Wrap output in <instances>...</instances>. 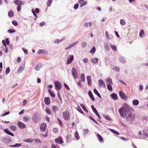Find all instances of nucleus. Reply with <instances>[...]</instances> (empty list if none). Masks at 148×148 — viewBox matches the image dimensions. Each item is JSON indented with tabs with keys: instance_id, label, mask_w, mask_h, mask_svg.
Returning <instances> with one entry per match:
<instances>
[{
	"instance_id": "nucleus-1",
	"label": "nucleus",
	"mask_w": 148,
	"mask_h": 148,
	"mask_svg": "<svg viewBox=\"0 0 148 148\" xmlns=\"http://www.w3.org/2000/svg\"><path fill=\"white\" fill-rule=\"evenodd\" d=\"M133 109L126 103L123 104V106L119 109V112L120 115L122 117H124V115L128 121L132 122L134 120L135 115L132 113L131 110Z\"/></svg>"
},
{
	"instance_id": "nucleus-2",
	"label": "nucleus",
	"mask_w": 148,
	"mask_h": 148,
	"mask_svg": "<svg viewBox=\"0 0 148 148\" xmlns=\"http://www.w3.org/2000/svg\"><path fill=\"white\" fill-rule=\"evenodd\" d=\"M138 136L141 138H146L148 137V131L146 130L140 131L139 132Z\"/></svg>"
},
{
	"instance_id": "nucleus-3",
	"label": "nucleus",
	"mask_w": 148,
	"mask_h": 148,
	"mask_svg": "<svg viewBox=\"0 0 148 148\" xmlns=\"http://www.w3.org/2000/svg\"><path fill=\"white\" fill-rule=\"evenodd\" d=\"M63 117L64 119L66 121H69L70 118L69 112L67 110L63 112L62 113Z\"/></svg>"
},
{
	"instance_id": "nucleus-4",
	"label": "nucleus",
	"mask_w": 148,
	"mask_h": 148,
	"mask_svg": "<svg viewBox=\"0 0 148 148\" xmlns=\"http://www.w3.org/2000/svg\"><path fill=\"white\" fill-rule=\"evenodd\" d=\"M55 89L57 90H59L61 88L62 85L60 82L58 81H56L55 82Z\"/></svg>"
},
{
	"instance_id": "nucleus-5",
	"label": "nucleus",
	"mask_w": 148,
	"mask_h": 148,
	"mask_svg": "<svg viewBox=\"0 0 148 148\" xmlns=\"http://www.w3.org/2000/svg\"><path fill=\"white\" fill-rule=\"evenodd\" d=\"M71 73L75 79L78 77V74L77 71L74 68H72Z\"/></svg>"
},
{
	"instance_id": "nucleus-6",
	"label": "nucleus",
	"mask_w": 148,
	"mask_h": 148,
	"mask_svg": "<svg viewBox=\"0 0 148 148\" xmlns=\"http://www.w3.org/2000/svg\"><path fill=\"white\" fill-rule=\"evenodd\" d=\"M119 95L123 99L126 100L127 99V97L125 95V94L123 93L122 92L120 91L119 92Z\"/></svg>"
},
{
	"instance_id": "nucleus-7",
	"label": "nucleus",
	"mask_w": 148,
	"mask_h": 148,
	"mask_svg": "<svg viewBox=\"0 0 148 148\" xmlns=\"http://www.w3.org/2000/svg\"><path fill=\"white\" fill-rule=\"evenodd\" d=\"M47 127V125L45 123H43L41 124L40 126V129L41 131H45Z\"/></svg>"
},
{
	"instance_id": "nucleus-8",
	"label": "nucleus",
	"mask_w": 148,
	"mask_h": 148,
	"mask_svg": "<svg viewBox=\"0 0 148 148\" xmlns=\"http://www.w3.org/2000/svg\"><path fill=\"white\" fill-rule=\"evenodd\" d=\"M40 119L38 116L36 114H35L32 118L33 121L35 123L37 122Z\"/></svg>"
},
{
	"instance_id": "nucleus-9",
	"label": "nucleus",
	"mask_w": 148,
	"mask_h": 148,
	"mask_svg": "<svg viewBox=\"0 0 148 148\" xmlns=\"http://www.w3.org/2000/svg\"><path fill=\"white\" fill-rule=\"evenodd\" d=\"M17 125L21 129L25 128L26 127L25 125L21 122H18L17 123Z\"/></svg>"
},
{
	"instance_id": "nucleus-10",
	"label": "nucleus",
	"mask_w": 148,
	"mask_h": 148,
	"mask_svg": "<svg viewBox=\"0 0 148 148\" xmlns=\"http://www.w3.org/2000/svg\"><path fill=\"white\" fill-rule=\"evenodd\" d=\"M55 140L56 142L57 143L61 144L63 143L64 142L61 136H60L58 138L55 139Z\"/></svg>"
},
{
	"instance_id": "nucleus-11",
	"label": "nucleus",
	"mask_w": 148,
	"mask_h": 148,
	"mask_svg": "<svg viewBox=\"0 0 148 148\" xmlns=\"http://www.w3.org/2000/svg\"><path fill=\"white\" fill-rule=\"evenodd\" d=\"M73 55H71L67 59L66 61V64H69L71 63L72 61H73Z\"/></svg>"
},
{
	"instance_id": "nucleus-12",
	"label": "nucleus",
	"mask_w": 148,
	"mask_h": 148,
	"mask_svg": "<svg viewBox=\"0 0 148 148\" xmlns=\"http://www.w3.org/2000/svg\"><path fill=\"white\" fill-rule=\"evenodd\" d=\"M99 83L100 87H106L105 84L102 79H100L99 81Z\"/></svg>"
},
{
	"instance_id": "nucleus-13",
	"label": "nucleus",
	"mask_w": 148,
	"mask_h": 148,
	"mask_svg": "<svg viewBox=\"0 0 148 148\" xmlns=\"http://www.w3.org/2000/svg\"><path fill=\"white\" fill-rule=\"evenodd\" d=\"M44 101L45 104L47 105H49L50 103V100L49 97H45Z\"/></svg>"
},
{
	"instance_id": "nucleus-14",
	"label": "nucleus",
	"mask_w": 148,
	"mask_h": 148,
	"mask_svg": "<svg viewBox=\"0 0 148 148\" xmlns=\"http://www.w3.org/2000/svg\"><path fill=\"white\" fill-rule=\"evenodd\" d=\"M25 69L24 66H20L17 70L16 72L18 74L21 73Z\"/></svg>"
},
{
	"instance_id": "nucleus-15",
	"label": "nucleus",
	"mask_w": 148,
	"mask_h": 148,
	"mask_svg": "<svg viewBox=\"0 0 148 148\" xmlns=\"http://www.w3.org/2000/svg\"><path fill=\"white\" fill-rule=\"evenodd\" d=\"M4 131L7 134H8L12 136H14V134L12 132L9 131L8 129H5L4 130Z\"/></svg>"
},
{
	"instance_id": "nucleus-16",
	"label": "nucleus",
	"mask_w": 148,
	"mask_h": 148,
	"mask_svg": "<svg viewBox=\"0 0 148 148\" xmlns=\"http://www.w3.org/2000/svg\"><path fill=\"white\" fill-rule=\"evenodd\" d=\"M48 52L45 50L40 49L38 51V54L44 53V54H47Z\"/></svg>"
},
{
	"instance_id": "nucleus-17",
	"label": "nucleus",
	"mask_w": 148,
	"mask_h": 148,
	"mask_svg": "<svg viewBox=\"0 0 148 148\" xmlns=\"http://www.w3.org/2000/svg\"><path fill=\"white\" fill-rule=\"evenodd\" d=\"M88 94L91 98V99L93 101H95V98L92 94V93L90 90H89L88 92Z\"/></svg>"
},
{
	"instance_id": "nucleus-18",
	"label": "nucleus",
	"mask_w": 148,
	"mask_h": 148,
	"mask_svg": "<svg viewBox=\"0 0 148 148\" xmlns=\"http://www.w3.org/2000/svg\"><path fill=\"white\" fill-rule=\"evenodd\" d=\"M87 79L88 80V85L90 86L91 84V76H88L87 77Z\"/></svg>"
},
{
	"instance_id": "nucleus-19",
	"label": "nucleus",
	"mask_w": 148,
	"mask_h": 148,
	"mask_svg": "<svg viewBox=\"0 0 148 148\" xmlns=\"http://www.w3.org/2000/svg\"><path fill=\"white\" fill-rule=\"evenodd\" d=\"M132 104L134 106H137L138 105L139 101L138 100L135 99L132 101Z\"/></svg>"
},
{
	"instance_id": "nucleus-20",
	"label": "nucleus",
	"mask_w": 148,
	"mask_h": 148,
	"mask_svg": "<svg viewBox=\"0 0 148 148\" xmlns=\"http://www.w3.org/2000/svg\"><path fill=\"white\" fill-rule=\"evenodd\" d=\"M112 98L115 100H116L118 98L117 95L115 93H113L111 95Z\"/></svg>"
},
{
	"instance_id": "nucleus-21",
	"label": "nucleus",
	"mask_w": 148,
	"mask_h": 148,
	"mask_svg": "<svg viewBox=\"0 0 148 148\" xmlns=\"http://www.w3.org/2000/svg\"><path fill=\"white\" fill-rule=\"evenodd\" d=\"M24 4V3H23V2L21 1H20V3L18 5L17 7V10L19 12L21 10V5H23Z\"/></svg>"
},
{
	"instance_id": "nucleus-22",
	"label": "nucleus",
	"mask_w": 148,
	"mask_h": 148,
	"mask_svg": "<svg viewBox=\"0 0 148 148\" xmlns=\"http://www.w3.org/2000/svg\"><path fill=\"white\" fill-rule=\"evenodd\" d=\"M106 82L108 84H111L112 85L113 84V82L112 80L110 78H108L106 79Z\"/></svg>"
},
{
	"instance_id": "nucleus-23",
	"label": "nucleus",
	"mask_w": 148,
	"mask_h": 148,
	"mask_svg": "<svg viewBox=\"0 0 148 148\" xmlns=\"http://www.w3.org/2000/svg\"><path fill=\"white\" fill-rule=\"evenodd\" d=\"M139 36L141 38L145 36V33L143 29H141L139 32Z\"/></svg>"
},
{
	"instance_id": "nucleus-24",
	"label": "nucleus",
	"mask_w": 148,
	"mask_h": 148,
	"mask_svg": "<svg viewBox=\"0 0 148 148\" xmlns=\"http://www.w3.org/2000/svg\"><path fill=\"white\" fill-rule=\"evenodd\" d=\"M8 16L10 17H12L14 16V12L12 10H10L8 12Z\"/></svg>"
},
{
	"instance_id": "nucleus-25",
	"label": "nucleus",
	"mask_w": 148,
	"mask_h": 148,
	"mask_svg": "<svg viewBox=\"0 0 148 148\" xmlns=\"http://www.w3.org/2000/svg\"><path fill=\"white\" fill-rule=\"evenodd\" d=\"M52 110L53 112H56L58 110V107L55 106H52Z\"/></svg>"
},
{
	"instance_id": "nucleus-26",
	"label": "nucleus",
	"mask_w": 148,
	"mask_h": 148,
	"mask_svg": "<svg viewBox=\"0 0 148 148\" xmlns=\"http://www.w3.org/2000/svg\"><path fill=\"white\" fill-rule=\"evenodd\" d=\"M23 141L26 143H31L33 142V140L32 139L30 138L24 140Z\"/></svg>"
},
{
	"instance_id": "nucleus-27",
	"label": "nucleus",
	"mask_w": 148,
	"mask_h": 148,
	"mask_svg": "<svg viewBox=\"0 0 148 148\" xmlns=\"http://www.w3.org/2000/svg\"><path fill=\"white\" fill-rule=\"evenodd\" d=\"M91 61L93 63H96L98 62V59L97 58H95L91 59Z\"/></svg>"
},
{
	"instance_id": "nucleus-28",
	"label": "nucleus",
	"mask_w": 148,
	"mask_h": 148,
	"mask_svg": "<svg viewBox=\"0 0 148 148\" xmlns=\"http://www.w3.org/2000/svg\"><path fill=\"white\" fill-rule=\"evenodd\" d=\"M112 85L111 84H108L107 85V88L108 90L110 91H112Z\"/></svg>"
},
{
	"instance_id": "nucleus-29",
	"label": "nucleus",
	"mask_w": 148,
	"mask_h": 148,
	"mask_svg": "<svg viewBox=\"0 0 148 148\" xmlns=\"http://www.w3.org/2000/svg\"><path fill=\"white\" fill-rule=\"evenodd\" d=\"M10 128L12 131H15L16 130V126L12 125L10 126Z\"/></svg>"
},
{
	"instance_id": "nucleus-30",
	"label": "nucleus",
	"mask_w": 148,
	"mask_h": 148,
	"mask_svg": "<svg viewBox=\"0 0 148 148\" xmlns=\"http://www.w3.org/2000/svg\"><path fill=\"white\" fill-rule=\"evenodd\" d=\"M94 92L95 93V94L97 95L100 98H101V95L98 92V91H97V89H96L95 88L94 89Z\"/></svg>"
},
{
	"instance_id": "nucleus-31",
	"label": "nucleus",
	"mask_w": 148,
	"mask_h": 148,
	"mask_svg": "<svg viewBox=\"0 0 148 148\" xmlns=\"http://www.w3.org/2000/svg\"><path fill=\"white\" fill-rule=\"evenodd\" d=\"M97 136L98 140L100 141L101 142L103 140V138L99 134H97Z\"/></svg>"
},
{
	"instance_id": "nucleus-32",
	"label": "nucleus",
	"mask_w": 148,
	"mask_h": 148,
	"mask_svg": "<svg viewBox=\"0 0 148 148\" xmlns=\"http://www.w3.org/2000/svg\"><path fill=\"white\" fill-rule=\"evenodd\" d=\"M49 92L51 95V96L52 97L54 98L55 97V95L54 94V92L51 91V90L49 89Z\"/></svg>"
},
{
	"instance_id": "nucleus-33",
	"label": "nucleus",
	"mask_w": 148,
	"mask_h": 148,
	"mask_svg": "<svg viewBox=\"0 0 148 148\" xmlns=\"http://www.w3.org/2000/svg\"><path fill=\"white\" fill-rule=\"evenodd\" d=\"M92 25V23L90 22L86 23L84 24L85 26L86 27H90Z\"/></svg>"
},
{
	"instance_id": "nucleus-34",
	"label": "nucleus",
	"mask_w": 148,
	"mask_h": 148,
	"mask_svg": "<svg viewBox=\"0 0 148 148\" xmlns=\"http://www.w3.org/2000/svg\"><path fill=\"white\" fill-rule=\"evenodd\" d=\"M45 110L46 112L49 115H51V112L50 110L48 108H45Z\"/></svg>"
},
{
	"instance_id": "nucleus-35",
	"label": "nucleus",
	"mask_w": 148,
	"mask_h": 148,
	"mask_svg": "<svg viewBox=\"0 0 148 148\" xmlns=\"http://www.w3.org/2000/svg\"><path fill=\"white\" fill-rule=\"evenodd\" d=\"M110 130L112 132H113V133H114V134H117V135H119V133L117 131H116L114 130L110 129Z\"/></svg>"
},
{
	"instance_id": "nucleus-36",
	"label": "nucleus",
	"mask_w": 148,
	"mask_h": 148,
	"mask_svg": "<svg viewBox=\"0 0 148 148\" xmlns=\"http://www.w3.org/2000/svg\"><path fill=\"white\" fill-rule=\"evenodd\" d=\"M81 81L84 82L85 81V78L84 75V74H82L81 75Z\"/></svg>"
},
{
	"instance_id": "nucleus-37",
	"label": "nucleus",
	"mask_w": 148,
	"mask_h": 148,
	"mask_svg": "<svg viewBox=\"0 0 148 148\" xmlns=\"http://www.w3.org/2000/svg\"><path fill=\"white\" fill-rule=\"evenodd\" d=\"M113 70L116 72H119L120 71V68L119 67L115 66L113 67Z\"/></svg>"
},
{
	"instance_id": "nucleus-38",
	"label": "nucleus",
	"mask_w": 148,
	"mask_h": 148,
	"mask_svg": "<svg viewBox=\"0 0 148 148\" xmlns=\"http://www.w3.org/2000/svg\"><path fill=\"white\" fill-rule=\"evenodd\" d=\"M110 46L111 47L112 49L114 50V51H116L117 49L116 46L114 45H112L111 44H110Z\"/></svg>"
},
{
	"instance_id": "nucleus-39",
	"label": "nucleus",
	"mask_w": 148,
	"mask_h": 148,
	"mask_svg": "<svg viewBox=\"0 0 148 148\" xmlns=\"http://www.w3.org/2000/svg\"><path fill=\"white\" fill-rule=\"evenodd\" d=\"M75 137L77 139V140H78L79 138V137L78 135V132L76 131L75 133Z\"/></svg>"
},
{
	"instance_id": "nucleus-40",
	"label": "nucleus",
	"mask_w": 148,
	"mask_h": 148,
	"mask_svg": "<svg viewBox=\"0 0 148 148\" xmlns=\"http://www.w3.org/2000/svg\"><path fill=\"white\" fill-rule=\"evenodd\" d=\"M95 51V47H93L91 50L90 51V52L92 54H93Z\"/></svg>"
},
{
	"instance_id": "nucleus-41",
	"label": "nucleus",
	"mask_w": 148,
	"mask_h": 148,
	"mask_svg": "<svg viewBox=\"0 0 148 148\" xmlns=\"http://www.w3.org/2000/svg\"><path fill=\"white\" fill-rule=\"evenodd\" d=\"M52 2V0H49L47 2V5L48 7H49L51 5Z\"/></svg>"
},
{
	"instance_id": "nucleus-42",
	"label": "nucleus",
	"mask_w": 148,
	"mask_h": 148,
	"mask_svg": "<svg viewBox=\"0 0 148 148\" xmlns=\"http://www.w3.org/2000/svg\"><path fill=\"white\" fill-rule=\"evenodd\" d=\"M120 23L122 25H124L125 24V21L123 19H121V20L120 21Z\"/></svg>"
},
{
	"instance_id": "nucleus-43",
	"label": "nucleus",
	"mask_w": 148,
	"mask_h": 148,
	"mask_svg": "<svg viewBox=\"0 0 148 148\" xmlns=\"http://www.w3.org/2000/svg\"><path fill=\"white\" fill-rule=\"evenodd\" d=\"M51 148H60L59 146L57 145L52 144L51 146Z\"/></svg>"
},
{
	"instance_id": "nucleus-44",
	"label": "nucleus",
	"mask_w": 148,
	"mask_h": 148,
	"mask_svg": "<svg viewBox=\"0 0 148 148\" xmlns=\"http://www.w3.org/2000/svg\"><path fill=\"white\" fill-rule=\"evenodd\" d=\"M29 119V118L27 116L24 117L23 118V120L24 122L28 121Z\"/></svg>"
},
{
	"instance_id": "nucleus-45",
	"label": "nucleus",
	"mask_w": 148,
	"mask_h": 148,
	"mask_svg": "<svg viewBox=\"0 0 148 148\" xmlns=\"http://www.w3.org/2000/svg\"><path fill=\"white\" fill-rule=\"evenodd\" d=\"M82 108L83 109V110L85 111L86 112H88V110L86 108V107L82 104V106H81Z\"/></svg>"
},
{
	"instance_id": "nucleus-46",
	"label": "nucleus",
	"mask_w": 148,
	"mask_h": 148,
	"mask_svg": "<svg viewBox=\"0 0 148 148\" xmlns=\"http://www.w3.org/2000/svg\"><path fill=\"white\" fill-rule=\"evenodd\" d=\"M12 24L15 26H17L18 25V23L16 21H12Z\"/></svg>"
},
{
	"instance_id": "nucleus-47",
	"label": "nucleus",
	"mask_w": 148,
	"mask_h": 148,
	"mask_svg": "<svg viewBox=\"0 0 148 148\" xmlns=\"http://www.w3.org/2000/svg\"><path fill=\"white\" fill-rule=\"evenodd\" d=\"M91 107L93 111V112H94V113H95V112H97V110L94 107V106H93V105H92L91 106Z\"/></svg>"
},
{
	"instance_id": "nucleus-48",
	"label": "nucleus",
	"mask_w": 148,
	"mask_h": 148,
	"mask_svg": "<svg viewBox=\"0 0 148 148\" xmlns=\"http://www.w3.org/2000/svg\"><path fill=\"white\" fill-rule=\"evenodd\" d=\"M10 71V68L9 67L7 68L5 71V74H8Z\"/></svg>"
},
{
	"instance_id": "nucleus-49",
	"label": "nucleus",
	"mask_w": 148,
	"mask_h": 148,
	"mask_svg": "<svg viewBox=\"0 0 148 148\" xmlns=\"http://www.w3.org/2000/svg\"><path fill=\"white\" fill-rule=\"evenodd\" d=\"M14 3L16 5H18L20 3V2L18 0H15L14 1Z\"/></svg>"
},
{
	"instance_id": "nucleus-50",
	"label": "nucleus",
	"mask_w": 148,
	"mask_h": 148,
	"mask_svg": "<svg viewBox=\"0 0 148 148\" xmlns=\"http://www.w3.org/2000/svg\"><path fill=\"white\" fill-rule=\"evenodd\" d=\"M58 122L59 125L62 126V123L61 120L59 119L58 118Z\"/></svg>"
},
{
	"instance_id": "nucleus-51",
	"label": "nucleus",
	"mask_w": 148,
	"mask_h": 148,
	"mask_svg": "<svg viewBox=\"0 0 148 148\" xmlns=\"http://www.w3.org/2000/svg\"><path fill=\"white\" fill-rule=\"evenodd\" d=\"M21 146V145L17 143L15 145L12 146L11 147H19Z\"/></svg>"
},
{
	"instance_id": "nucleus-52",
	"label": "nucleus",
	"mask_w": 148,
	"mask_h": 148,
	"mask_svg": "<svg viewBox=\"0 0 148 148\" xmlns=\"http://www.w3.org/2000/svg\"><path fill=\"white\" fill-rule=\"evenodd\" d=\"M89 118L91 120H92L96 124H97V122L91 116H89Z\"/></svg>"
},
{
	"instance_id": "nucleus-53",
	"label": "nucleus",
	"mask_w": 148,
	"mask_h": 148,
	"mask_svg": "<svg viewBox=\"0 0 148 148\" xmlns=\"http://www.w3.org/2000/svg\"><path fill=\"white\" fill-rule=\"evenodd\" d=\"M64 86L65 87L67 90H69L70 89V88L69 87L68 85L66 84V83L64 84Z\"/></svg>"
},
{
	"instance_id": "nucleus-54",
	"label": "nucleus",
	"mask_w": 148,
	"mask_h": 148,
	"mask_svg": "<svg viewBox=\"0 0 148 148\" xmlns=\"http://www.w3.org/2000/svg\"><path fill=\"white\" fill-rule=\"evenodd\" d=\"M79 7V4L78 3L75 4L74 7V8L75 9H77Z\"/></svg>"
},
{
	"instance_id": "nucleus-55",
	"label": "nucleus",
	"mask_w": 148,
	"mask_h": 148,
	"mask_svg": "<svg viewBox=\"0 0 148 148\" xmlns=\"http://www.w3.org/2000/svg\"><path fill=\"white\" fill-rule=\"evenodd\" d=\"M22 49L23 50V51H24V52L26 54H28V50L27 49H25L24 48H22Z\"/></svg>"
},
{
	"instance_id": "nucleus-56",
	"label": "nucleus",
	"mask_w": 148,
	"mask_h": 148,
	"mask_svg": "<svg viewBox=\"0 0 148 148\" xmlns=\"http://www.w3.org/2000/svg\"><path fill=\"white\" fill-rule=\"evenodd\" d=\"M88 59L87 58H84L83 60V62L85 63H87L88 62Z\"/></svg>"
},
{
	"instance_id": "nucleus-57",
	"label": "nucleus",
	"mask_w": 148,
	"mask_h": 148,
	"mask_svg": "<svg viewBox=\"0 0 148 148\" xmlns=\"http://www.w3.org/2000/svg\"><path fill=\"white\" fill-rule=\"evenodd\" d=\"M77 85L80 87H82V86L81 84V80H80L77 83Z\"/></svg>"
},
{
	"instance_id": "nucleus-58",
	"label": "nucleus",
	"mask_w": 148,
	"mask_h": 148,
	"mask_svg": "<svg viewBox=\"0 0 148 148\" xmlns=\"http://www.w3.org/2000/svg\"><path fill=\"white\" fill-rule=\"evenodd\" d=\"M8 31L10 33H12L15 32V30L14 29H10L8 30Z\"/></svg>"
},
{
	"instance_id": "nucleus-59",
	"label": "nucleus",
	"mask_w": 148,
	"mask_h": 148,
	"mask_svg": "<svg viewBox=\"0 0 148 148\" xmlns=\"http://www.w3.org/2000/svg\"><path fill=\"white\" fill-rule=\"evenodd\" d=\"M86 45V42H83L82 45V47H85Z\"/></svg>"
},
{
	"instance_id": "nucleus-60",
	"label": "nucleus",
	"mask_w": 148,
	"mask_h": 148,
	"mask_svg": "<svg viewBox=\"0 0 148 148\" xmlns=\"http://www.w3.org/2000/svg\"><path fill=\"white\" fill-rule=\"evenodd\" d=\"M9 113H10L9 111H8L7 112H5V113H4L3 114H2V116H5V115H8V114H9Z\"/></svg>"
},
{
	"instance_id": "nucleus-61",
	"label": "nucleus",
	"mask_w": 148,
	"mask_h": 148,
	"mask_svg": "<svg viewBox=\"0 0 148 148\" xmlns=\"http://www.w3.org/2000/svg\"><path fill=\"white\" fill-rule=\"evenodd\" d=\"M119 81L120 82L122 83L123 84H124L125 85H126V84L121 79H120L119 80Z\"/></svg>"
},
{
	"instance_id": "nucleus-62",
	"label": "nucleus",
	"mask_w": 148,
	"mask_h": 148,
	"mask_svg": "<svg viewBox=\"0 0 148 148\" xmlns=\"http://www.w3.org/2000/svg\"><path fill=\"white\" fill-rule=\"evenodd\" d=\"M40 68V67L38 65H37L35 67V69L36 71H38Z\"/></svg>"
},
{
	"instance_id": "nucleus-63",
	"label": "nucleus",
	"mask_w": 148,
	"mask_h": 148,
	"mask_svg": "<svg viewBox=\"0 0 148 148\" xmlns=\"http://www.w3.org/2000/svg\"><path fill=\"white\" fill-rule=\"evenodd\" d=\"M104 117L107 120H109L110 119V117L108 116H104Z\"/></svg>"
},
{
	"instance_id": "nucleus-64",
	"label": "nucleus",
	"mask_w": 148,
	"mask_h": 148,
	"mask_svg": "<svg viewBox=\"0 0 148 148\" xmlns=\"http://www.w3.org/2000/svg\"><path fill=\"white\" fill-rule=\"evenodd\" d=\"M84 0H79V3L80 4H83L84 2Z\"/></svg>"
}]
</instances>
